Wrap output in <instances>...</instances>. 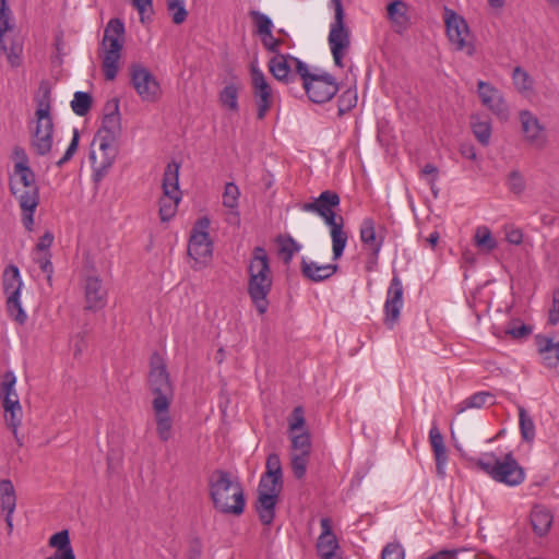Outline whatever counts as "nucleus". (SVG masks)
<instances>
[{"label":"nucleus","instance_id":"nucleus-7","mask_svg":"<svg viewBox=\"0 0 559 559\" xmlns=\"http://www.w3.org/2000/svg\"><path fill=\"white\" fill-rule=\"evenodd\" d=\"M148 373V388L154 395L152 405L159 403L171 404L174 397L173 384L169 380L167 368L158 354L151 357Z\"/></svg>","mask_w":559,"mask_h":559},{"label":"nucleus","instance_id":"nucleus-32","mask_svg":"<svg viewBox=\"0 0 559 559\" xmlns=\"http://www.w3.org/2000/svg\"><path fill=\"white\" fill-rule=\"evenodd\" d=\"M40 96L36 98L37 109L35 117L37 120L52 119L50 115V103H51V90L47 81H41L39 84Z\"/></svg>","mask_w":559,"mask_h":559},{"label":"nucleus","instance_id":"nucleus-22","mask_svg":"<svg viewBox=\"0 0 559 559\" xmlns=\"http://www.w3.org/2000/svg\"><path fill=\"white\" fill-rule=\"evenodd\" d=\"M293 58L294 57L290 55L276 53L270 59L269 70L277 81L285 83L295 81L298 74L297 72H292V64L289 61L294 63Z\"/></svg>","mask_w":559,"mask_h":559},{"label":"nucleus","instance_id":"nucleus-51","mask_svg":"<svg viewBox=\"0 0 559 559\" xmlns=\"http://www.w3.org/2000/svg\"><path fill=\"white\" fill-rule=\"evenodd\" d=\"M167 10L175 24L179 25L186 21L188 12L185 8V0H167Z\"/></svg>","mask_w":559,"mask_h":559},{"label":"nucleus","instance_id":"nucleus-50","mask_svg":"<svg viewBox=\"0 0 559 559\" xmlns=\"http://www.w3.org/2000/svg\"><path fill=\"white\" fill-rule=\"evenodd\" d=\"M292 450L293 453L310 455V435L307 431H302L301 433H294L292 436Z\"/></svg>","mask_w":559,"mask_h":559},{"label":"nucleus","instance_id":"nucleus-62","mask_svg":"<svg viewBox=\"0 0 559 559\" xmlns=\"http://www.w3.org/2000/svg\"><path fill=\"white\" fill-rule=\"evenodd\" d=\"M306 424L304 417V409L300 406L294 408L292 413V418L289 419V430L295 432L297 430L304 429Z\"/></svg>","mask_w":559,"mask_h":559},{"label":"nucleus","instance_id":"nucleus-59","mask_svg":"<svg viewBox=\"0 0 559 559\" xmlns=\"http://www.w3.org/2000/svg\"><path fill=\"white\" fill-rule=\"evenodd\" d=\"M404 548L399 543H389L382 550V559H404Z\"/></svg>","mask_w":559,"mask_h":559},{"label":"nucleus","instance_id":"nucleus-40","mask_svg":"<svg viewBox=\"0 0 559 559\" xmlns=\"http://www.w3.org/2000/svg\"><path fill=\"white\" fill-rule=\"evenodd\" d=\"M16 377L13 371H7L3 374V379L0 385V394L2 397V405L9 404V402H14V399H19L17 393L15 391Z\"/></svg>","mask_w":559,"mask_h":559},{"label":"nucleus","instance_id":"nucleus-44","mask_svg":"<svg viewBox=\"0 0 559 559\" xmlns=\"http://www.w3.org/2000/svg\"><path fill=\"white\" fill-rule=\"evenodd\" d=\"M519 424L522 439L526 442H532L535 438V425L532 417L522 406H519Z\"/></svg>","mask_w":559,"mask_h":559},{"label":"nucleus","instance_id":"nucleus-45","mask_svg":"<svg viewBox=\"0 0 559 559\" xmlns=\"http://www.w3.org/2000/svg\"><path fill=\"white\" fill-rule=\"evenodd\" d=\"M491 400L492 395L490 393L477 392L457 404V413H463L467 408H480Z\"/></svg>","mask_w":559,"mask_h":559},{"label":"nucleus","instance_id":"nucleus-55","mask_svg":"<svg viewBox=\"0 0 559 559\" xmlns=\"http://www.w3.org/2000/svg\"><path fill=\"white\" fill-rule=\"evenodd\" d=\"M239 195L240 192L237 185L234 182H227L223 193V205L225 207L236 209L238 206Z\"/></svg>","mask_w":559,"mask_h":559},{"label":"nucleus","instance_id":"nucleus-5","mask_svg":"<svg viewBox=\"0 0 559 559\" xmlns=\"http://www.w3.org/2000/svg\"><path fill=\"white\" fill-rule=\"evenodd\" d=\"M124 40V24L120 19H111L104 29L102 41L103 71L107 81L116 79L119 70V60Z\"/></svg>","mask_w":559,"mask_h":559},{"label":"nucleus","instance_id":"nucleus-60","mask_svg":"<svg viewBox=\"0 0 559 559\" xmlns=\"http://www.w3.org/2000/svg\"><path fill=\"white\" fill-rule=\"evenodd\" d=\"M132 4L138 10L142 23H144L146 19L151 20L153 14L152 0H132Z\"/></svg>","mask_w":559,"mask_h":559},{"label":"nucleus","instance_id":"nucleus-9","mask_svg":"<svg viewBox=\"0 0 559 559\" xmlns=\"http://www.w3.org/2000/svg\"><path fill=\"white\" fill-rule=\"evenodd\" d=\"M444 23L447 35L455 50L463 51L472 57L475 53L473 41L468 40L469 28L466 21L455 11L444 8Z\"/></svg>","mask_w":559,"mask_h":559},{"label":"nucleus","instance_id":"nucleus-15","mask_svg":"<svg viewBox=\"0 0 559 559\" xmlns=\"http://www.w3.org/2000/svg\"><path fill=\"white\" fill-rule=\"evenodd\" d=\"M253 96L258 106V119H263L272 105V88L266 82L262 71L257 68L251 70Z\"/></svg>","mask_w":559,"mask_h":559},{"label":"nucleus","instance_id":"nucleus-52","mask_svg":"<svg viewBox=\"0 0 559 559\" xmlns=\"http://www.w3.org/2000/svg\"><path fill=\"white\" fill-rule=\"evenodd\" d=\"M507 186L512 193L520 195L526 188V181L524 176L519 170L514 169L510 171L507 177Z\"/></svg>","mask_w":559,"mask_h":559},{"label":"nucleus","instance_id":"nucleus-36","mask_svg":"<svg viewBox=\"0 0 559 559\" xmlns=\"http://www.w3.org/2000/svg\"><path fill=\"white\" fill-rule=\"evenodd\" d=\"M471 128L477 141L483 146H487L491 138V123L489 119L474 115L471 117Z\"/></svg>","mask_w":559,"mask_h":559},{"label":"nucleus","instance_id":"nucleus-39","mask_svg":"<svg viewBox=\"0 0 559 559\" xmlns=\"http://www.w3.org/2000/svg\"><path fill=\"white\" fill-rule=\"evenodd\" d=\"M7 311L9 316L20 324H24L27 320V316L20 301V293L16 290L10 293L7 298Z\"/></svg>","mask_w":559,"mask_h":559},{"label":"nucleus","instance_id":"nucleus-37","mask_svg":"<svg viewBox=\"0 0 559 559\" xmlns=\"http://www.w3.org/2000/svg\"><path fill=\"white\" fill-rule=\"evenodd\" d=\"M10 183L14 186H22L27 189H39L35 180V174L31 167L19 166V170H13V174L10 177Z\"/></svg>","mask_w":559,"mask_h":559},{"label":"nucleus","instance_id":"nucleus-35","mask_svg":"<svg viewBox=\"0 0 559 559\" xmlns=\"http://www.w3.org/2000/svg\"><path fill=\"white\" fill-rule=\"evenodd\" d=\"M181 201V194L168 193L165 194L163 192L162 198L159 199V218L162 222H169L177 213L179 202Z\"/></svg>","mask_w":559,"mask_h":559},{"label":"nucleus","instance_id":"nucleus-19","mask_svg":"<svg viewBox=\"0 0 559 559\" xmlns=\"http://www.w3.org/2000/svg\"><path fill=\"white\" fill-rule=\"evenodd\" d=\"M520 121L525 139L536 147H543L546 143L544 127L540 124L536 116L528 110L520 112Z\"/></svg>","mask_w":559,"mask_h":559},{"label":"nucleus","instance_id":"nucleus-18","mask_svg":"<svg viewBox=\"0 0 559 559\" xmlns=\"http://www.w3.org/2000/svg\"><path fill=\"white\" fill-rule=\"evenodd\" d=\"M85 309L97 311L106 306L107 292L103 287L102 280L96 275H90L85 280Z\"/></svg>","mask_w":559,"mask_h":559},{"label":"nucleus","instance_id":"nucleus-25","mask_svg":"<svg viewBox=\"0 0 559 559\" xmlns=\"http://www.w3.org/2000/svg\"><path fill=\"white\" fill-rule=\"evenodd\" d=\"M0 501L2 511L7 512L5 523L9 531H12V514L16 507V496L12 481L10 479L0 480Z\"/></svg>","mask_w":559,"mask_h":559},{"label":"nucleus","instance_id":"nucleus-28","mask_svg":"<svg viewBox=\"0 0 559 559\" xmlns=\"http://www.w3.org/2000/svg\"><path fill=\"white\" fill-rule=\"evenodd\" d=\"M429 441L435 454L437 472L439 475H441L444 473L443 466L448 460V456L447 449L443 442V437L439 428L435 424L432 425L429 431Z\"/></svg>","mask_w":559,"mask_h":559},{"label":"nucleus","instance_id":"nucleus-3","mask_svg":"<svg viewBox=\"0 0 559 559\" xmlns=\"http://www.w3.org/2000/svg\"><path fill=\"white\" fill-rule=\"evenodd\" d=\"M248 295L257 312L262 316L269 309L270 301L267 297L273 285L270 260L263 247L253 249L248 265Z\"/></svg>","mask_w":559,"mask_h":559},{"label":"nucleus","instance_id":"nucleus-46","mask_svg":"<svg viewBox=\"0 0 559 559\" xmlns=\"http://www.w3.org/2000/svg\"><path fill=\"white\" fill-rule=\"evenodd\" d=\"M93 98L86 92H75L71 100V109L78 116H85L92 107Z\"/></svg>","mask_w":559,"mask_h":559},{"label":"nucleus","instance_id":"nucleus-38","mask_svg":"<svg viewBox=\"0 0 559 559\" xmlns=\"http://www.w3.org/2000/svg\"><path fill=\"white\" fill-rule=\"evenodd\" d=\"M3 287L4 293L9 296L10 293L15 290L20 293L22 287V281L17 266L10 264L3 272Z\"/></svg>","mask_w":559,"mask_h":559},{"label":"nucleus","instance_id":"nucleus-1","mask_svg":"<svg viewBox=\"0 0 559 559\" xmlns=\"http://www.w3.org/2000/svg\"><path fill=\"white\" fill-rule=\"evenodd\" d=\"M338 206L340 195L331 190L321 192L319 197L313 198L311 202L304 203L301 206L302 211L314 213L322 217L330 227L334 260H337L343 254L347 242V235L343 230L344 218L336 212Z\"/></svg>","mask_w":559,"mask_h":559},{"label":"nucleus","instance_id":"nucleus-49","mask_svg":"<svg viewBox=\"0 0 559 559\" xmlns=\"http://www.w3.org/2000/svg\"><path fill=\"white\" fill-rule=\"evenodd\" d=\"M474 238L476 246L483 250H486L487 252L493 250L497 247V242L493 239L491 231L486 226L478 227Z\"/></svg>","mask_w":559,"mask_h":559},{"label":"nucleus","instance_id":"nucleus-24","mask_svg":"<svg viewBox=\"0 0 559 559\" xmlns=\"http://www.w3.org/2000/svg\"><path fill=\"white\" fill-rule=\"evenodd\" d=\"M156 423V433L160 441L167 442L173 437V419L169 415L170 404L152 405Z\"/></svg>","mask_w":559,"mask_h":559},{"label":"nucleus","instance_id":"nucleus-56","mask_svg":"<svg viewBox=\"0 0 559 559\" xmlns=\"http://www.w3.org/2000/svg\"><path fill=\"white\" fill-rule=\"evenodd\" d=\"M308 460L309 455L292 453V469L296 478L301 479L305 476Z\"/></svg>","mask_w":559,"mask_h":559},{"label":"nucleus","instance_id":"nucleus-42","mask_svg":"<svg viewBox=\"0 0 559 559\" xmlns=\"http://www.w3.org/2000/svg\"><path fill=\"white\" fill-rule=\"evenodd\" d=\"M283 487V477L280 476H269L263 474L260 478L258 493H269L278 497Z\"/></svg>","mask_w":559,"mask_h":559},{"label":"nucleus","instance_id":"nucleus-14","mask_svg":"<svg viewBox=\"0 0 559 559\" xmlns=\"http://www.w3.org/2000/svg\"><path fill=\"white\" fill-rule=\"evenodd\" d=\"M403 284L397 275H393L386 293V300L384 304L385 324L393 328L400 318L401 309L403 308Z\"/></svg>","mask_w":559,"mask_h":559},{"label":"nucleus","instance_id":"nucleus-61","mask_svg":"<svg viewBox=\"0 0 559 559\" xmlns=\"http://www.w3.org/2000/svg\"><path fill=\"white\" fill-rule=\"evenodd\" d=\"M265 467H266V472L264 473L265 475H269V476L275 475V476L283 477L281 460L276 453L269 454V456L266 459Z\"/></svg>","mask_w":559,"mask_h":559},{"label":"nucleus","instance_id":"nucleus-6","mask_svg":"<svg viewBox=\"0 0 559 559\" xmlns=\"http://www.w3.org/2000/svg\"><path fill=\"white\" fill-rule=\"evenodd\" d=\"M476 465L493 480L514 487L525 479L524 469L520 466L512 453H508L503 460L495 454H486L476 461Z\"/></svg>","mask_w":559,"mask_h":559},{"label":"nucleus","instance_id":"nucleus-17","mask_svg":"<svg viewBox=\"0 0 559 559\" xmlns=\"http://www.w3.org/2000/svg\"><path fill=\"white\" fill-rule=\"evenodd\" d=\"M52 135H53L52 119H48V120H37L36 119V127L32 133L31 144L37 155L45 156L51 151Z\"/></svg>","mask_w":559,"mask_h":559},{"label":"nucleus","instance_id":"nucleus-8","mask_svg":"<svg viewBox=\"0 0 559 559\" xmlns=\"http://www.w3.org/2000/svg\"><path fill=\"white\" fill-rule=\"evenodd\" d=\"M330 7L334 10V22L330 26L329 45L334 59L338 67H343V57L349 44L348 32L344 25V8L342 0H331Z\"/></svg>","mask_w":559,"mask_h":559},{"label":"nucleus","instance_id":"nucleus-33","mask_svg":"<svg viewBox=\"0 0 559 559\" xmlns=\"http://www.w3.org/2000/svg\"><path fill=\"white\" fill-rule=\"evenodd\" d=\"M5 412V421L7 425L12 429L14 438L20 447L23 445V442L19 438L17 428L22 421V406L20 404L19 399H14V402H9V404L2 405Z\"/></svg>","mask_w":559,"mask_h":559},{"label":"nucleus","instance_id":"nucleus-64","mask_svg":"<svg viewBox=\"0 0 559 559\" xmlns=\"http://www.w3.org/2000/svg\"><path fill=\"white\" fill-rule=\"evenodd\" d=\"M7 59L11 67L16 68L21 64L22 47L17 44H12L7 50Z\"/></svg>","mask_w":559,"mask_h":559},{"label":"nucleus","instance_id":"nucleus-29","mask_svg":"<svg viewBox=\"0 0 559 559\" xmlns=\"http://www.w3.org/2000/svg\"><path fill=\"white\" fill-rule=\"evenodd\" d=\"M277 498L274 495L258 493L255 510L262 524L270 525L273 522Z\"/></svg>","mask_w":559,"mask_h":559},{"label":"nucleus","instance_id":"nucleus-26","mask_svg":"<svg viewBox=\"0 0 559 559\" xmlns=\"http://www.w3.org/2000/svg\"><path fill=\"white\" fill-rule=\"evenodd\" d=\"M388 17L397 33L409 25L408 5L402 0H394L386 7Z\"/></svg>","mask_w":559,"mask_h":559},{"label":"nucleus","instance_id":"nucleus-27","mask_svg":"<svg viewBox=\"0 0 559 559\" xmlns=\"http://www.w3.org/2000/svg\"><path fill=\"white\" fill-rule=\"evenodd\" d=\"M337 271L336 264H324L319 265L316 262L307 261L302 259L301 261V273L305 277L312 282H320L329 278Z\"/></svg>","mask_w":559,"mask_h":559},{"label":"nucleus","instance_id":"nucleus-34","mask_svg":"<svg viewBox=\"0 0 559 559\" xmlns=\"http://www.w3.org/2000/svg\"><path fill=\"white\" fill-rule=\"evenodd\" d=\"M179 169L180 165L176 162H171L167 165L163 175L162 183L163 192L165 194H181L179 190Z\"/></svg>","mask_w":559,"mask_h":559},{"label":"nucleus","instance_id":"nucleus-20","mask_svg":"<svg viewBox=\"0 0 559 559\" xmlns=\"http://www.w3.org/2000/svg\"><path fill=\"white\" fill-rule=\"evenodd\" d=\"M121 130V117L119 114V99L112 98L105 104V115L100 129L96 134L118 138Z\"/></svg>","mask_w":559,"mask_h":559},{"label":"nucleus","instance_id":"nucleus-53","mask_svg":"<svg viewBox=\"0 0 559 559\" xmlns=\"http://www.w3.org/2000/svg\"><path fill=\"white\" fill-rule=\"evenodd\" d=\"M513 83L521 92H527L533 88V79L521 67H516L512 74Z\"/></svg>","mask_w":559,"mask_h":559},{"label":"nucleus","instance_id":"nucleus-43","mask_svg":"<svg viewBox=\"0 0 559 559\" xmlns=\"http://www.w3.org/2000/svg\"><path fill=\"white\" fill-rule=\"evenodd\" d=\"M239 87L235 83L227 84L219 93V102L223 107L237 111Z\"/></svg>","mask_w":559,"mask_h":559},{"label":"nucleus","instance_id":"nucleus-4","mask_svg":"<svg viewBox=\"0 0 559 559\" xmlns=\"http://www.w3.org/2000/svg\"><path fill=\"white\" fill-rule=\"evenodd\" d=\"M296 72L302 81L309 99L317 104L330 100L338 91L335 79L325 72H310L308 66L298 58H293Z\"/></svg>","mask_w":559,"mask_h":559},{"label":"nucleus","instance_id":"nucleus-13","mask_svg":"<svg viewBox=\"0 0 559 559\" xmlns=\"http://www.w3.org/2000/svg\"><path fill=\"white\" fill-rule=\"evenodd\" d=\"M10 191L19 202L25 229L33 230L34 213L39 204V189H27L10 183Z\"/></svg>","mask_w":559,"mask_h":559},{"label":"nucleus","instance_id":"nucleus-57","mask_svg":"<svg viewBox=\"0 0 559 559\" xmlns=\"http://www.w3.org/2000/svg\"><path fill=\"white\" fill-rule=\"evenodd\" d=\"M11 10L7 3V0H0V41L3 39V35L12 29L13 25L10 23Z\"/></svg>","mask_w":559,"mask_h":559},{"label":"nucleus","instance_id":"nucleus-63","mask_svg":"<svg viewBox=\"0 0 559 559\" xmlns=\"http://www.w3.org/2000/svg\"><path fill=\"white\" fill-rule=\"evenodd\" d=\"M37 263L40 270L46 273L47 282L51 285L53 266L51 263V254L49 252H45V254L37 259Z\"/></svg>","mask_w":559,"mask_h":559},{"label":"nucleus","instance_id":"nucleus-47","mask_svg":"<svg viewBox=\"0 0 559 559\" xmlns=\"http://www.w3.org/2000/svg\"><path fill=\"white\" fill-rule=\"evenodd\" d=\"M280 243V252L283 254V261L285 264L290 263L294 254L301 249V246L290 236L277 238Z\"/></svg>","mask_w":559,"mask_h":559},{"label":"nucleus","instance_id":"nucleus-48","mask_svg":"<svg viewBox=\"0 0 559 559\" xmlns=\"http://www.w3.org/2000/svg\"><path fill=\"white\" fill-rule=\"evenodd\" d=\"M531 333L532 328L530 325L524 324L519 319L510 321L507 328L504 329V334L514 340L526 338Z\"/></svg>","mask_w":559,"mask_h":559},{"label":"nucleus","instance_id":"nucleus-23","mask_svg":"<svg viewBox=\"0 0 559 559\" xmlns=\"http://www.w3.org/2000/svg\"><path fill=\"white\" fill-rule=\"evenodd\" d=\"M321 534L318 537L317 550L320 557L335 554L338 550V542L332 532V524L329 518L320 520Z\"/></svg>","mask_w":559,"mask_h":559},{"label":"nucleus","instance_id":"nucleus-11","mask_svg":"<svg viewBox=\"0 0 559 559\" xmlns=\"http://www.w3.org/2000/svg\"><path fill=\"white\" fill-rule=\"evenodd\" d=\"M116 142V138L108 135L99 136V134H95L92 147L97 143L99 155H97L96 152L92 150L90 159L92 162L96 181L102 180V178L107 174L108 169L112 166L117 157Z\"/></svg>","mask_w":559,"mask_h":559},{"label":"nucleus","instance_id":"nucleus-10","mask_svg":"<svg viewBox=\"0 0 559 559\" xmlns=\"http://www.w3.org/2000/svg\"><path fill=\"white\" fill-rule=\"evenodd\" d=\"M210 219L199 218L192 229L188 243V254L195 263H206L212 258L213 242L210 239L207 229Z\"/></svg>","mask_w":559,"mask_h":559},{"label":"nucleus","instance_id":"nucleus-12","mask_svg":"<svg viewBox=\"0 0 559 559\" xmlns=\"http://www.w3.org/2000/svg\"><path fill=\"white\" fill-rule=\"evenodd\" d=\"M131 83L144 102H154L159 94V84L148 69L140 63L130 67Z\"/></svg>","mask_w":559,"mask_h":559},{"label":"nucleus","instance_id":"nucleus-31","mask_svg":"<svg viewBox=\"0 0 559 559\" xmlns=\"http://www.w3.org/2000/svg\"><path fill=\"white\" fill-rule=\"evenodd\" d=\"M360 240L362 245L373 254H378L381 248V240L377 238L374 222L371 218H365L360 226Z\"/></svg>","mask_w":559,"mask_h":559},{"label":"nucleus","instance_id":"nucleus-58","mask_svg":"<svg viewBox=\"0 0 559 559\" xmlns=\"http://www.w3.org/2000/svg\"><path fill=\"white\" fill-rule=\"evenodd\" d=\"M79 141H80L79 130L74 129L72 140H71L67 151L64 152L63 156L56 163L58 167L63 166L66 163H68L73 157V155L78 151Z\"/></svg>","mask_w":559,"mask_h":559},{"label":"nucleus","instance_id":"nucleus-30","mask_svg":"<svg viewBox=\"0 0 559 559\" xmlns=\"http://www.w3.org/2000/svg\"><path fill=\"white\" fill-rule=\"evenodd\" d=\"M531 523L535 534L545 536L551 527L552 514L545 507L535 506L531 512Z\"/></svg>","mask_w":559,"mask_h":559},{"label":"nucleus","instance_id":"nucleus-16","mask_svg":"<svg viewBox=\"0 0 559 559\" xmlns=\"http://www.w3.org/2000/svg\"><path fill=\"white\" fill-rule=\"evenodd\" d=\"M477 86L481 104L500 118H507L508 106L499 90L484 81H478Z\"/></svg>","mask_w":559,"mask_h":559},{"label":"nucleus","instance_id":"nucleus-2","mask_svg":"<svg viewBox=\"0 0 559 559\" xmlns=\"http://www.w3.org/2000/svg\"><path fill=\"white\" fill-rule=\"evenodd\" d=\"M209 489L217 511L237 516L243 513L246 506L243 488L229 472L214 471L209 477Z\"/></svg>","mask_w":559,"mask_h":559},{"label":"nucleus","instance_id":"nucleus-41","mask_svg":"<svg viewBox=\"0 0 559 559\" xmlns=\"http://www.w3.org/2000/svg\"><path fill=\"white\" fill-rule=\"evenodd\" d=\"M49 546L52 548H56V551L53 554L62 555L71 554L74 555L73 548L71 546L69 532L68 530H62L56 534H53L49 538Z\"/></svg>","mask_w":559,"mask_h":559},{"label":"nucleus","instance_id":"nucleus-54","mask_svg":"<svg viewBox=\"0 0 559 559\" xmlns=\"http://www.w3.org/2000/svg\"><path fill=\"white\" fill-rule=\"evenodd\" d=\"M250 14L255 21L258 33L260 35L272 38V20L267 15L260 13L258 11H251Z\"/></svg>","mask_w":559,"mask_h":559},{"label":"nucleus","instance_id":"nucleus-21","mask_svg":"<svg viewBox=\"0 0 559 559\" xmlns=\"http://www.w3.org/2000/svg\"><path fill=\"white\" fill-rule=\"evenodd\" d=\"M536 346L543 365L549 369L557 368L559 365V338L537 335Z\"/></svg>","mask_w":559,"mask_h":559}]
</instances>
